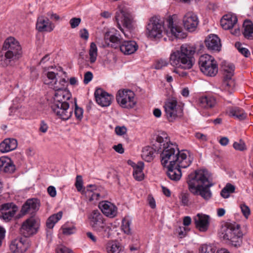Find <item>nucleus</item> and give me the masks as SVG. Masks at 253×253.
<instances>
[{"label": "nucleus", "instance_id": "bb28decb", "mask_svg": "<svg viewBox=\"0 0 253 253\" xmlns=\"http://www.w3.org/2000/svg\"><path fill=\"white\" fill-rule=\"evenodd\" d=\"M205 44L210 50L219 51L221 49L220 40L216 35H210L205 40Z\"/></svg>", "mask_w": 253, "mask_h": 253}, {"label": "nucleus", "instance_id": "ea45409f", "mask_svg": "<svg viewBox=\"0 0 253 253\" xmlns=\"http://www.w3.org/2000/svg\"><path fill=\"white\" fill-rule=\"evenodd\" d=\"M62 212L59 211L56 214L51 215L47 220L46 226L49 229H52L55 224L59 220L62 216Z\"/></svg>", "mask_w": 253, "mask_h": 253}, {"label": "nucleus", "instance_id": "f257e3e1", "mask_svg": "<svg viewBox=\"0 0 253 253\" xmlns=\"http://www.w3.org/2000/svg\"><path fill=\"white\" fill-rule=\"evenodd\" d=\"M189 191L194 195H200L206 200L211 197L210 188L214 185L207 170H195L188 175L187 179Z\"/></svg>", "mask_w": 253, "mask_h": 253}, {"label": "nucleus", "instance_id": "c756f323", "mask_svg": "<svg viewBox=\"0 0 253 253\" xmlns=\"http://www.w3.org/2000/svg\"><path fill=\"white\" fill-rule=\"evenodd\" d=\"M120 50L125 54L129 55L135 52L138 49V45L133 41H124L120 46Z\"/></svg>", "mask_w": 253, "mask_h": 253}, {"label": "nucleus", "instance_id": "f3484780", "mask_svg": "<svg viewBox=\"0 0 253 253\" xmlns=\"http://www.w3.org/2000/svg\"><path fill=\"white\" fill-rule=\"evenodd\" d=\"M29 247L28 240L21 237L12 240L10 245V250L13 253H24Z\"/></svg>", "mask_w": 253, "mask_h": 253}, {"label": "nucleus", "instance_id": "473e14b6", "mask_svg": "<svg viewBox=\"0 0 253 253\" xmlns=\"http://www.w3.org/2000/svg\"><path fill=\"white\" fill-rule=\"evenodd\" d=\"M71 97L70 93L67 90H59L55 92L54 94V102L53 103H68L66 101Z\"/></svg>", "mask_w": 253, "mask_h": 253}, {"label": "nucleus", "instance_id": "9d476101", "mask_svg": "<svg viewBox=\"0 0 253 253\" xmlns=\"http://www.w3.org/2000/svg\"><path fill=\"white\" fill-rule=\"evenodd\" d=\"M115 20L117 23L118 27L124 33L126 37H129V35L124 32L121 25H123L128 30L132 29L133 22L132 15L130 13L124 10H120L116 12Z\"/></svg>", "mask_w": 253, "mask_h": 253}, {"label": "nucleus", "instance_id": "69168bd1", "mask_svg": "<svg viewBox=\"0 0 253 253\" xmlns=\"http://www.w3.org/2000/svg\"><path fill=\"white\" fill-rule=\"evenodd\" d=\"M113 148L116 152L119 154H123L124 153V149L123 147V145L121 143H119L117 145L113 146Z\"/></svg>", "mask_w": 253, "mask_h": 253}, {"label": "nucleus", "instance_id": "9b49d317", "mask_svg": "<svg viewBox=\"0 0 253 253\" xmlns=\"http://www.w3.org/2000/svg\"><path fill=\"white\" fill-rule=\"evenodd\" d=\"M39 227L38 219L32 216L23 223L20 232L25 237H29L37 233Z\"/></svg>", "mask_w": 253, "mask_h": 253}, {"label": "nucleus", "instance_id": "7c9ffc66", "mask_svg": "<svg viewBox=\"0 0 253 253\" xmlns=\"http://www.w3.org/2000/svg\"><path fill=\"white\" fill-rule=\"evenodd\" d=\"M156 142L158 143V147L159 149L158 151L164 149V147H166L170 144H172L170 143L168 134L165 132H162L158 134L156 137Z\"/></svg>", "mask_w": 253, "mask_h": 253}, {"label": "nucleus", "instance_id": "338daca9", "mask_svg": "<svg viewBox=\"0 0 253 253\" xmlns=\"http://www.w3.org/2000/svg\"><path fill=\"white\" fill-rule=\"evenodd\" d=\"M57 253H73L72 251L66 247H61L57 249Z\"/></svg>", "mask_w": 253, "mask_h": 253}, {"label": "nucleus", "instance_id": "864d4df0", "mask_svg": "<svg viewBox=\"0 0 253 253\" xmlns=\"http://www.w3.org/2000/svg\"><path fill=\"white\" fill-rule=\"evenodd\" d=\"M168 65V62L165 59H160L157 61L155 65V69H161L164 67L167 66Z\"/></svg>", "mask_w": 253, "mask_h": 253}, {"label": "nucleus", "instance_id": "58836bf2", "mask_svg": "<svg viewBox=\"0 0 253 253\" xmlns=\"http://www.w3.org/2000/svg\"><path fill=\"white\" fill-rule=\"evenodd\" d=\"M156 150L150 146L144 147L142 151L141 157L143 160L147 162H151L154 157Z\"/></svg>", "mask_w": 253, "mask_h": 253}, {"label": "nucleus", "instance_id": "ddd939ff", "mask_svg": "<svg viewBox=\"0 0 253 253\" xmlns=\"http://www.w3.org/2000/svg\"><path fill=\"white\" fill-rule=\"evenodd\" d=\"M165 116L169 122H173L178 116L177 101L173 99L168 100L164 106Z\"/></svg>", "mask_w": 253, "mask_h": 253}, {"label": "nucleus", "instance_id": "f8f14e48", "mask_svg": "<svg viewBox=\"0 0 253 253\" xmlns=\"http://www.w3.org/2000/svg\"><path fill=\"white\" fill-rule=\"evenodd\" d=\"M52 111L62 120H67L72 113V110L69 109V103H52L51 106Z\"/></svg>", "mask_w": 253, "mask_h": 253}, {"label": "nucleus", "instance_id": "e433bc0d", "mask_svg": "<svg viewBox=\"0 0 253 253\" xmlns=\"http://www.w3.org/2000/svg\"><path fill=\"white\" fill-rule=\"evenodd\" d=\"M229 115L240 121L245 120L247 117V114L244 111L238 107L231 108L229 110Z\"/></svg>", "mask_w": 253, "mask_h": 253}, {"label": "nucleus", "instance_id": "49530a36", "mask_svg": "<svg viewBox=\"0 0 253 253\" xmlns=\"http://www.w3.org/2000/svg\"><path fill=\"white\" fill-rule=\"evenodd\" d=\"M75 186L78 191L82 192H84V190H82L83 188V180L82 176H77Z\"/></svg>", "mask_w": 253, "mask_h": 253}, {"label": "nucleus", "instance_id": "37998d69", "mask_svg": "<svg viewBox=\"0 0 253 253\" xmlns=\"http://www.w3.org/2000/svg\"><path fill=\"white\" fill-rule=\"evenodd\" d=\"M190 194L187 192H182L179 196V199L182 206H188L189 202Z\"/></svg>", "mask_w": 253, "mask_h": 253}, {"label": "nucleus", "instance_id": "680f3d73", "mask_svg": "<svg viewBox=\"0 0 253 253\" xmlns=\"http://www.w3.org/2000/svg\"><path fill=\"white\" fill-rule=\"evenodd\" d=\"M98 190L90 194V195H88L89 197V201H93V200H97L98 199L99 197L101 196V193L100 192H98Z\"/></svg>", "mask_w": 253, "mask_h": 253}, {"label": "nucleus", "instance_id": "a18cd8bd", "mask_svg": "<svg viewBox=\"0 0 253 253\" xmlns=\"http://www.w3.org/2000/svg\"><path fill=\"white\" fill-rule=\"evenodd\" d=\"M130 224L131 221L128 220L124 219L123 220L122 229L126 234H129L131 233Z\"/></svg>", "mask_w": 253, "mask_h": 253}, {"label": "nucleus", "instance_id": "412c9836", "mask_svg": "<svg viewBox=\"0 0 253 253\" xmlns=\"http://www.w3.org/2000/svg\"><path fill=\"white\" fill-rule=\"evenodd\" d=\"M167 23L169 30V32H167L169 34L177 39H184L186 37L181 28L174 24L172 17L169 16L167 20Z\"/></svg>", "mask_w": 253, "mask_h": 253}, {"label": "nucleus", "instance_id": "3c124183", "mask_svg": "<svg viewBox=\"0 0 253 253\" xmlns=\"http://www.w3.org/2000/svg\"><path fill=\"white\" fill-rule=\"evenodd\" d=\"M188 228L185 227H179L176 229V232L180 238H183L186 236Z\"/></svg>", "mask_w": 253, "mask_h": 253}, {"label": "nucleus", "instance_id": "f704fd0d", "mask_svg": "<svg viewBox=\"0 0 253 253\" xmlns=\"http://www.w3.org/2000/svg\"><path fill=\"white\" fill-rule=\"evenodd\" d=\"M17 60L3 50L0 51V66L5 67L11 65L12 62Z\"/></svg>", "mask_w": 253, "mask_h": 253}, {"label": "nucleus", "instance_id": "c9c22d12", "mask_svg": "<svg viewBox=\"0 0 253 253\" xmlns=\"http://www.w3.org/2000/svg\"><path fill=\"white\" fill-rule=\"evenodd\" d=\"M105 40L109 39L110 43H108V45H110L112 47L117 48L118 47L120 48L123 42H122L120 36H117L115 35H112L109 36L108 33H106L105 35Z\"/></svg>", "mask_w": 253, "mask_h": 253}, {"label": "nucleus", "instance_id": "bf43d9fd", "mask_svg": "<svg viewBox=\"0 0 253 253\" xmlns=\"http://www.w3.org/2000/svg\"><path fill=\"white\" fill-rule=\"evenodd\" d=\"M98 190L95 185H89L86 187V193L88 195H90L92 193Z\"/></svg>", "mask_w": 253, "mask_h": 253}, {"label": "nucleus", "instance_id": "774afa93", "mask_svg": "<svg viewBox=\"0 0 253 253\" xmlns=\"http://www.w3.org/2000/svg\"><path fill=\"white\" fill-rule=\"evenodd\" d=\"M195 137L201 141H206L207 140V136L203 133L197 132L195 134Z\"/></svg>", "mask_w": 253, "mask_h": 253}, {"label": "nucleus", "instance_id": "20e7f679", "mask_svg": "<svg viewBox=\"0 0 253 253\" xmlns=\"http://www.w3.org/2000/svg\"><path fill=\"white\" fill-rule=\"evenodd\" d=\"M242 235L240 226L236 222H226L222 224L220 231V237L230 241L234 246L240 245Z\"/></svg>", "mask_w": 253, "mask_h": 253}, {"label": "nucleus", "instance_id": "393cba45", "mask_svg": "<svg viewBox=\"0 0 253 253\" xmlns=\"http://www.w3.org/2000/svg\"><path fill=\"white\" fill-rule=\"evenodd\" d=\"M15 170V166L11 159L7 157L0 158V171L7 173H12Z\"/></svg>", "mask_w": 253, "mask_h": 253}, {"label": "nucleus", "instance_id": "a878e982", "mask_svg": "<svg viewBox=\"0 0 253 253\" xmlns=\"http://www.w3.org/2000/svg\"><path fill=\"white\" fill-rule=\"evenodd\" d=\"M36 28L39 32H51L53 30L54 25L50 22L48 18L42 16L37 19Z\"/></svg>", "mask_w": 253, "mask_h": 253}, {"label": "nucleus", "instance_id": "1a4fd4ad", "mask_svg": "<svg viewBox=\"0 0 253 253\" xmlns=\"http://www.w3.org/2000/svg\"><path fill=\"white\" fill-rule=\"evenodd\" d=\"M163 21L156 16L151 17L147 25L148 36L151 38L160 39L164 32Z\"/></svg>", "mask_w": 253, "mask_h": 253}, {"label": "nucleus", "instance_id": "2eb2a0df", "mask_svg": "<svg viewBox=\"0 0 253 253\" xmlns=\"http://www.w3.org/2000/svg\"><path fill=\"white\" fill-rule=\"evenodd\" d=\"M40 207V202L36 198L28 199L23 204L21 210L22 215L29 213L34 215L39 210Z\"/></svg>", "mask_w": 253, "mask_h": 253}, {"label": "nucleus", "instance_id": "de8ad7c7", "mask_svg": "<svg viewBox=\"0 0 253 253\" xmlns=\"http://www.w3.org/2000/svg\"><path fill=\"white\" fill-rule=\"evenodd\" d=\"M240 209L244 216L246 218H248L251 213L250 209L249 207L245 204H242L240 205Z\"/></svg>", "mask_w": 253, "mask_h": 253}, {"label": "nucleus", "instance_id": "4c0bfd02", "mask_svg": "<svg viewBox=\"0 0 253 253\" xmlns=\"http://www.w3.org/2000/svg\"><path fill=\"white\" fill-rule=\"evenodd\" d=\"M244 37L249 40L253 39V23L250 20H245L243 24Z\"/></svg>", "mask_w": 253, "mask_h": 253}, {"label": "nucleus", "instance_id": "a19ab883", "mask_svg": "<svg viewBox=\"0 0 253 253\" xmlns=\"http://www.w3.org/2000/svg\"><path fill=\"white\" fill-rule=\"evenodd\" d=\"M89 62L92 64L96 60L97 56V48L95 43L91 42L89 49Z\"/></svg>", "mask_w": 253, "mask_h": 253}, {"label": "nucleus", "instance_id": "6e6d98bb", "mask_svg": "<svg viewBox=\"0 0 253 253\" xmlns=\"http://www.w3.org/2000/svg\"><path fill=\"white\" fill-rule=\"evenodd\" d=\"M63 233L65 235H69L75 232V227H62Z\"/></svg>", "mask_w": 253, "mask_h": 253}, {"label": "nucleus", "instance_id": "423d86ee", "mask_svg": "<svg viewBox=\"0 0 253 253\" xmlns=\"http://www.w3.org/2000/svg\"><path fill=\"white\" fill-rule=\"evenodd\" d=\"M88 219L90 225L94 231L97 232H104L109 237L111 228L106 225L105 220L99 211L93 210L89 215Z\"/></svg>", "mask_w": 253, "mask_h": 253}, {"label": "nucleus", "instance_id": "c85d7f7f", "mask_svg": "<svg viewBox=\"0 0 253 253\" xmlns=\"http://www.w3.org/2000/svg\"><path fill=\"white\" fill-rule=\"evenodd\" d=\"M18 145L16 139L14 138H6L0 143V151L6 153L15 150Z\"/></svg>", "mask_w": 253, "mask_h": 253}, {"label": "nucleus", "instance_id": "39448f33", "mask_svg": "<svg viewBox=\"0 0 253 253\" xmlns=\"http://www.w3.org/2000/svg\"><path fill=\"white\" fill-rule=\"evenodd\" d=\"M201 71L207 76L214 77L218 73L217 62L214 57L205 54L201 55L199 59Z\"/></svg>", "mask_w": 253, "mask_h": 253}, {"label": "nucleus", "instance_id": "4be33fe9", "mask_svg": "<svg viewBox=\"0 0 253 253\" xmlns=\"http://www.w3.org/2000/svg\"><path fill=\"white\" fill-rule=\"evenodd\" d=\"M210 217L203 213H198L194 218L196 227L201 232L206 231L209 226Z\"/></svg>", "mask_w": 253, "mask_h": 253}, {"label": "nucleus", "instance_id": "603ef678", "mask_svg": "<svg viewBox=\"0 0 253 253\" xmlns=\"http://www.w3.org/2000/svg\"><path fill=\"white\" fill-rule=\"evenodd\" d=\"M120 247L117 244H112L110 247H108V253H120Z\"/></svg>", "mask_w": 253, "mask_h": 253}, {"label": "nucleus", "instance_id": "dca6fc26", "mask_svg": "<svg viewBox=\"0 0 253 253\" xmlns=\"http://www.w3.org/2000/svg\"><path fill=\"white\" fill-rule=\"evenodd\" d=\"M18 207L13 203H6L0 206V218L5 221H9L15 214Z\"/></svg>", "mask_w": 253, "mask_h": 253}, {"label": "nucleus", "instance_id": "0eeeda50", "mask_svg": "<svg viewBox=\"0 0 253 253\" xmlns=\"http://www.w3.org/2000/svg\"><path fill=\"white\" fill-rule=\"evenodd\" d=\"M116 100L120 106L127 109L133 108L137 102L134 93L129 89L119 90L116 95Z\"/></svg>", "mask_w": 253, "mask_h": 253}, {"label": "nucleus", "instance_id": "8fccbe9b", "mask_svg": "<svg viewBox=\"0 0 253 253\" xmlns=\"http://www.w3.org/2000/svg\"><path fill=\"white\" fill-rule=\"evenodd\" d=\"M83 109L78 106L77 103H75V115L76 118L79 120H81L83 116Z\"/></svg>", "mask_w": 253, "mask_h": 253}, {"label": "nucleus", "instance_id": "13d9d810", "mask_svg": "<svg viewBox=\"0 0 253 253\" xmlns=\"http://www.w3.org/2000/svg\"><path fill=\"white\" fill-rule=\"evenodd\" d=\"M126 128L125 126H117L115 128V132L117 135H122L126 132Z\"/></svg>", "mask_w": 253, "mask_h": 253}, {"label": "nucleus", "instance_id": "aec40b11", "mask_svg": "<svg viewBox=\"0 0 253 253\" xmlns=\"http://www.w3.org/2000/svg\"><path fill=\"white\" fill-rule=\"evenodd\" d=\"M185 28L190 32L194 31L198 24L197 16L193 12H187L183 19Z\"/></svg>", "mask_w": 253, "mask_h": 253}, {"label": "nucleus", "instance_id": "6e6552de", "mask_svg": "<svg viewBox=\"0 0 253 253\" xmlns=\"http://www.w3.org/2000/svg\"><path fill=\"white\" fill-rule=\"evenodd\" d=\"M1 50L17 60L22 55V48L19 42L11 37L4 41Z\"/></svg>", "mask_w": 253, "mask_h": 253}, {"label": "nucleus", "instance_id": "6ab92c4d", "mask_svg": "<svg viewBox=\"0 0 253 253\" xmlns=\"http://www.w3.org/2000/svg\"><path fill=\"white\" fill-rule=\"evenodd\" d=\"M98 207L102 212L107 217L113 218L117 214V207L110 202L102 201L99 203Z\"/></svg>", "mask_w": 253, "mask_h": 253}, {"label": "nucleus", "instance_id": "09e8293b", "mask_svg": "<svg viewBox=\"0 0 253 253\" xmlns=\"http://www.w3.org/2000/svg\"><path fill=\"white\" fill-rule=\"evenodd\" d=\"M233 146L234 148L237 150L244 151L246 149L245 144L242 140H240L239 142H235Z\"/></svg>", "mask_w": 253, "mask_h": 253}, {"label": "nucleus", "instance_id": "79ce46f5", "mask_svg": "<svg viewBox=\"0 0 253 253\" xmlns=\"http://www.w3.org/2000/svg\"><path fill=\"white\" fill-rule=\"evenodd\" d=\"M235 187L231 183H227L226 186L222 189L220 192L221 196L224 198H227L229 197L230 193L235 192Z\"/></svg>", "mask_w": 253, "mask_h": 253}, {"label": "nucleus", "instance_id": "4d7b16f0", "mask_svg": "<svg viewBox=\"0 0 253 253\" xmlns=\"http://www.w3.org/2000/svg\"><path fill=\"white\" fill-rule=\"evenodd\" d=\"M93 78L92 73L91 72H87L84 75V84H87L91 81Z\"/></svg>", "mask_w": 253, "mask_h": 253}, {"label": "nucleus", "instance_id": "4468645a", "mask_svg": "<svg viewBox=\"0 0 253 253\" xmlns=\"http://www.w3.org/2000/svg\"><path fill=\"white\" fill-rule=\"evenodd\" d=\"M221 66L224 72L226 73L224 76V84L229 87H234L235 83L232 79V77L235 69L234 65L232 63L224 61L222 62Z\"/></svg>", "mask_w": 253, "mask_h": 253}, {"label": "nucleus", "instance_id": "0e129e2a", "mask_svg": "<svg viewBox=\"0 0 253 253\" xmlns=\"http://www.w3.org/2000/svg\"><path fill=\"white\" fill-rule=\"evenodd\" d=\"M48 129V126L46 123H45L44 121H42L40 124V126L39 128V130L40 131L45 133L47 131Z\"/></svg>", "mask_w": 253, "mask_h": 253}, {"label": "nucleus", "instance_id": "5fc2aeb1", "mask_svg": "<svg viewBox=\"0 0 253 253\" xmlns=\"http://www.w3.org/2000/svg\"><path fill=\"white\" fill-rule=\"evenodd\" d=\"M81 22L80 18H73L70 20V24L72 28H75L78 27Z\"/></svg>", "mask_w": 253, "mask_h": 253}, {"label": "nucleus", "instance_id": "b1692460", "mask_svg": "<svg viewBox=\"0 0 253 253\" xmlns=\"http://www.w3.org/2000/svg\"><path fill=\"white\" fill-rule=\"evenodd\" d=\"M57 75L53 72H48L46 73L47 79L44 81V84H48L49 86L54 89L56 92L59 90H65L63 89V86L58 84L57 81Z\"/></svg>", "mask_w": 253, "mask_h": 253}, {"label": "nucleus", "instance_id": "e2e57ef3", "mask_svg": "<svg viewBox=\"0 0 253 253\" xmlns=\"http://www.w3.org/2000/svg\"><path fill=\"white\" fill-rule=\"evenodd\" d=\"M47 191L48 194L51 197H55L56 196V189L53 186H49L47 189Z\"/></svg>", "mask_w": 253, "mask_h": 253}, {"label": "nucleus", "instance_id": "052dcab7", "mask_svg": "<svg viewBox=\"0 0 253 253\" xmlns=\"http://www.w3.org/2000/svg\"><path fill=\"white\" fill-rule=\"evenodd\" d=\"M80 37L85 40H87L88 39L89 34L86 29L84 28L80 31Z\"/></svg>", "mask_w": 253, "mask_h": 253}, {"label": "nucleus", "instance_id": "2f4dec72", "mask_svg": "<svg viewBox=\"0 0 253 253\" xmlns=\"http://www.w3.org/2000/svg\"><path fill=\"white\" fill-rule=\"evenodd\" d=\"M198 104L199 107L209 109L214 106L216 104V100L213 97L203 96L199 98Z\"/></svg>", "mask_w": 253, "mask_h": 253}, {"label": "nucleus", "instance_id": "c03bdc74", "mask_svg": "<svg viewBox=\"0 0 253 253\" xmlns=\"http://www.w3.org/2000/svg\"><path fill=\"white\" fill-rule=\"evenodd\" d=\"M216 248L211 246L207 244L202 245L199 249L200 253H215Z\"/></svg>", "mask_w": 253, "mask_h": 253}, {"label": "nucleus", "instance_id": "f03ea898", "mask_svg": "<svg viewBox=\"0 0 253 253\" xmlns=\"http://www.w3.org/2000/svg\"><path fill=\"white\" fill-rule=\"evenodd\" d=\"M160 151L161 163L165 167L178 164L182 168H186L192 163L189 152L185 150L179 151L177 146L174 144L164 147Z\"/></svg>", "mask_w": 253, "mask_h": 253}, {"label": "nucleus", "instance_id": "7ed1b4c3", "mask_svg": "<svg viewBox=\"0 0 253 253\" xmlns=\"http://www.w3.org/2000/svg\"><path fill=\"white\" fill-rule=\"evenodd\" d=\"M195 53V47L188 44H183L179 50L173 51L170 54L169 63L176 68L190 69L194 64L193 55Z\"/></svg>", "mask_w": 253, "mask_h": 253}, {"label": "nucleus", "instance_id": "5701e85b", "mask_svg": "<svg viewBox=\"0 0 253 253\" xmlns=\"http://www.w3.org/2000/svg\"><path fill=\"white\" fill-rule=\"evenodd\" d=\"M168 170L167 171V174L169 178L173 181H179L182 176V172L180 168H182L178 164H176L172 165H168L167 166Z\"/></svg>", "mask_w": 253, "mask_h": 253}, {"label": "nucleus", "instance_id": "72a5a7b5", "mask_svg": "<svg viewBox=\"0 0 253 253\" xmlns=\"http://www.w3.org/2000/svg\"><path fill=\"white\" fill-rule=\"evenodd\" d=\"M133 167V175L135 179L137 181H141L144 178V173L143 169L144 168V163L141 161H139L137 164H134L132 166Z\"/></svg>", "mask_w": 253, "mask_h": 253}, {"label": "nucleus", "instance_id": "cd10ccee", "mask_svg": "<svg viewBox=\"0 0 253 253\" xmlns=\"http://www.w3.org/2000/svg\"><path fill=\"white\" fill-rule=\"evenodd\" d=\"M238 21L236 15L228 14L223 16L220 20V25L225 30L232 28Z\"/></svg>", "mask_w": 253, "mask_h": 253}, {"label": "nucleus", "instance_id": "a211bd4d", "mask_svg": "<svg viewBox=\"0 0 253 253\" xmlns=\"http://www.w3.org/2000/svg\"><path fill=\"white\" fill-rule=\"evenodd\" d=\"M94 96L97 103L102 107H108L112 102L113 96L101 88L96 89Z\"/></svg>", "mask_w": 253, "mask_h": 253}]
</instances>
